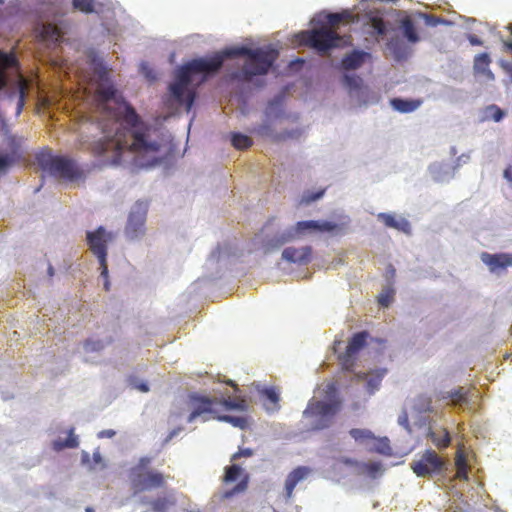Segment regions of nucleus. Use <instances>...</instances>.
Segmentation results:
<instances>
[{"label": "nucleus", "instance_id": "nucleus-1", "mask_svg": "<svg viewBox=\"0 0 512 512\" xmlns=\"http://www.w3.org/2000/svg\"><path fill=\"white\" fill-rule=\"evenodd\" d=\"M85 54L89 68L81 72V78L88 82L85 90L95 106V123L88 130L96 129L99 134L86 136L83 145L105 156L111 165L156 166L161 145L155 139V130L141 123L135 111L122 100L99 53L89 48Z\"/></svg>", "mask_w": 512, "mask_h": 512}, {"label": "nucleus", "instance_id": "nucleus-2", "mask_svg": "<svg viewBox=\"0 0 512 512\" xmlns=\"http://www.w3.org/2000/svg\"><path fill=\"white\" fill-rule=\"evenodd\" d=\"M239 55L246 56V60L242 69L233 72L231 77L250 80L253 76L268 72L278 57V50L272 45L257 48L243 45L226 48L210 58L195 59L175 70L165 98L167 105L172 109L184 107L187 112L190 111L197 86L203 83L208 75L217 72L226 58Z\"/></svg>", "mask_w": 512, "mask_h": 512}, {"label": "nucleus", "instance_id": "nucleus-3", "mask_svg": "<svg viewBox=\"0 0 512 512\" xmlns=\"http://www.w3.org/2000/svg\"><path fill=\"white\" fill-rule=\"evenodd\" d=\"M358 13L346 9L340 13L321 12L315 15L311 24L315 26L310 31H301L294 34L291 42L296 45H309L322 53L328 52L334 47L344 46L349 43L350 37H341L335 32V27L340 22L350 23L362 20L368 28V32L375 36H383L386 33V26L378 17L375 7L366 3L365 0L356 7Z\"/></svg>", "mask_w": 512, "mask_h": 512}, {"label": "nucleus", "instance_id": "nucleus-4", "mask_svg": "<svg viewBox=\"0 0 512 512\" xmlns=\"http://www.w3.org/2000/svg\"><path fill=\"white\" fill-rule=\"evenodd\" d=\"M298 114L286 113L282 103V96L278 95L271 100L264 112V118L262 123L253 129V132L262 137L273 141H284V140H298L304 133L305 129L302 126H296L291 129H285L283 132L278 133L276 126L284 124L286 122H297Z\"/></svg>", "mask_w": 512, "mask_h": 512}, {"label": "nucleus", "instance_id": "nucleus-5", "mask_svg": "<svg viewBox=\"0 0 512 512\" xmlns=\"http://www.w3.org/2000/svg\"><path fill=\"white\" fill-rule=\"evenodd\" d=\"M338 406L336 386L329 382L318 388L303 412V417L311 429H324L332 423Z\"/></svg>", "mask_w": 512, "mask_h": 512}, {"label": "nucleus", "instance_id": "nucleus-6", "mask_svg": "<svg viewBox=\"0 0 512 512\" xmlns=\"http://www.w3.org/2000/svg\"><path fill=\"white\" fill-rule=\"evenodd\" d=\"M31 82L18 70L14 56L0 52V91L10 100L16 101V114L24 107L25 98Z\"/></svg>", "mask_w": 512, "mask_h": 512}, {"label": "nucleus", "instance_id": "nucleus-7", "mask_svg": "<svg viewBox=\"0 0 512 512\" xmlns=\"http://www.w3.org/2000/svg\"><path fill=\"white\" fill-rule=\"evenodd\" d=\"M37 161L43 171L61 181L75 182L80 177L74 162L65 157L41 153L37 156Z\"/></svg>", "mask_w": 512, "mask_h": 512}, {"label": "nucleus", "instance_id": "nucleus-8", "mask_svg": "<svg viewBox=\"0 0 512 512\" xmlns=\"http://www.w3.org/2000/svg\"><path fill=\"white\" fill-rule=\"evenodd\" d=\"M343 84L347 90L350 104L354 107H368L380 100L378 93L364 84L362 78L357 75L346 74Z\"/></svg>", "mask_w": 512, "mask_h": 512}, {"label": "nucleus", "instance_id": "nucleus-9", "mask_svg": "<svg viewBox=\"0 0 512 512\" xmlns=\"http://www.w3.org/2000/svg\"><path fill=\"white\" fill-rule=\"evenodd\" d=\"M116 234L112 231H107L103 226L98 227L95 231L86 232V241L92 251L97 257L100 264V276H107V246L113 242Z\"/></svg>", "mask_w": 512, "mask_h": 512}, {"label": "nucleus", "instance_id": "nucleus-10", "mask_svg": "<svg viewBox=\"0 0 512 512\" xmlns=\"http://www.w3.org/2000/svg\"><path fill=\"white\" fill-rule=\"evenodd\" d=\"M410 468L418 477L432 478L443 474L446 462L434 450L428 449L415 456Z\"/></svg>", "mask_w": 512, "mask_h": 512}, {"label": "nucleus", "instance_id": "nucleus-11", "mask_svg": "<svg viewBox=\"0 0 512 512\" xmlns=\"http://www.w3.org/2000/svg\"><path fill=\"white\" fill-rule=\"evenodd\" d=\"M219 405V399L211 398L207 395L200 393H191L188 398L187 406L190 414L187 417V422L195 423L200 421L202 423L215 417V406Z\"/></svg>", "mask_w": 512, "mask_h": 512}, {"label": "nucleus", "instance_id": "nucleus-12", "mask_svg": "<svg viewBox=\"0 0 512 512\" xmlns=\"http://www.w3.org/2000/svg\"><path fill=\"white\" fill-rule=\"evenodd\" d=\"M148 204L145 201H137L128 215L124 229V236L129 242H140L146 234V217Z\"/></svg>", "mask_w": 512, "mask_h": 512}, {"label": "nucleus", "instance_id": "nucleus-13", "mask_svg": "<svg viewBox=\"0 0 512 512\" xmlns=\"http://www.w3.org/2000/svg\"><path fill=\"white\" fill-rule=\"evenodd\" d=\"M130 480L132 488L134 489V496H136L138 492L160 487L164 483V477L161 473L140 470V468H132Z\"/></svg>", "mask_w": 512, "mask_h": 512}, {"label": "nucleus", "instance_id": "nucleus-14", "mask_svg": "<svg viewBox=\"0 0 512 512\" xmlns=\"http://www.w3.org/2000/svg\"><path fill=\"white\" fill-rule=\"evenodd\" d=\"M368 337L369 334L367 332L355 334L346 346V351L339 354L338 358L345 370L353 371L355 356L364 347Z\"/></svg>", "mask_w": 512, "mask_h": 512}, {"label": "nucleus", "instance_id": "nucleus-15", "mask_svg": "<svg viewBox=\"0 0 512 512\" xmlns=\"http://www.w3.org/2000/svg\"><path fill=\"white\" fill-rule=\"evenodd\" d=\"M340 461L345 465H351L356 474L366 475L372 479L381 477L386 470L380 462H354L349 458H342Z\"/></svg>", "mask_w": 512, "mask_h": 512}, {"label": "nucleus", "instance_id": "nucleus-16", "mask_svg": "<svg viewBox=\"0 0 512 512\" xmlns=\"http://www.w3.org/2000/svg\"><path fill=\"white\" fill-rule=\"evenodd\" d=\"M480 258L492 273H499L507 267H512V254H490L483 252Z\"/></svg>", "mask_w": 512, "mask_h": 512}, {"label": "nucleus", "instance_id": "nucleus-17", "mask_svg": "<svg viewBox=\"0 0 512 512\" xmlns=\"http://www.w3.org/2000/svg\"><path fill=\"white\" fill-rule=\"evenodd\" d=\"M386 373V369L377 368L369 372H357L355 373V377L359 381H365L367 393L369 396H371L379 390L382 379Z\"/></svg>", "mask_w": 512, "mask_h": 512}, {"label": "nucleus", "instance_id": "nucleus-18", "mask_svg": "<svg viewBox=\"0 0 512 512\" xmlns=\"http://www.w3.org/2000/svg\"><path fill=\"white\" fill-rule=\"evenodd\" d=\"M337 225L329 221H300L293 228L297 236L310 234L314 232H331L335 230Z\"/></svg>", "mask_w": 512, "mask_h": 512}, {"label": "nucleus", "instance_id": "nucleus-19", "mask_svg": "<svg viewBox=\"0 0 512 512\" xmlns=\"http://www.w3.org/2000/svg\"><path fill=\"white\" fill-rule=\"evenodd\" d=\"M282 259L287 262L305 265L311 260V248L309 246L287 247L282 252Z\"/></svg>", "mask_w": 512, "mask_h": 512}, {"label": "nucleus", "instance_id": "nucleus-20", "mask_svg": "<svg viewBox=\"0 0 512 512\" xmlns=\"http://www.w3.org/2000/svg\"><path fill=\"white\" fill-rule=\"evenodd\" d=\"M378 220L382 221L387 227L396 229L405 234L411 233V225L406 218L392 213H379Z\"/></svg>", "mask_w": 512, "mask_h": 512}, {"label": "nucleus", "instance_id": "nucleus-21", "mask_svg": "<svg viewBox=\"0 0 512 512\" xmlns=\"http://www.w3.org/2000/svg\"><path fill=\"white\" fill-rule=\"evenodd\" d=\"M431 178L438 183H445L454 178L452 166L444 162H434L428 168Z\"/></svg>", "mask_w": 512, "mask_h": 512}, {"label": "nucleus", "instance_id": "nucleus-22", "mask_svg": "<svg viewBox=\"0 0 512 512\" xmlns=\"http://www.w3.org/2000/svg\"><path fill=\"white\" fill-rule=\"evenodd\" d=\"M37 33L38 37L48 44L60 42L63 35L58 25L48 22L39 24L37 27Z\"/></svg>", "mask_w": 512, "mask_h": 512}, {"label": "nucleus", "instance_id": "nucleus-23", "mask_svg": "<svg viewBox=\"0 0 512 512\" xmlns=\"http://www.w3.org/2000/svg\"><path fill=\"white\" fill-rule=\"evenodd\" d=\"M297 237L298 236L293 227L287 228L284 231H282L281 233H278L271 239L267 240V242L264 246L265 252L268 253L273 250H276V249L280 248L281 246H283L284 244L291 242L292 240H294Z\"/></svg>", "mask_w": 512, "mask_h": 512}, {"label": "nucleus", "instance_id": "nucleus-24", "mask_svg": "<svg viewBox=\"0 0 512 512\" xmlns=\"http://www.w3.org/2000/svg\"><path fill=\"white\" fill-rule=\"evenodd\" d=\"M310 474V469L307 467H298L294 469L285 480V495L287 499H290L293 494V490L298 483L305 480Z\"/></svg>", "mask_w": 512, "mask_h": 512}, {"label": "nucleus", "instance_id": "nucleus-25", "mask_svg": "<svg viewBox=\"0 0 512 512\" xmlns=\"http://www.w3.org/2000/svg\"><path fill=\"white\" fill-rule=\"evenodd\" d=\"M369 56V53L365 51L354 50L343 58L342 65L347 70L358 69Z\"/></svg>", "mask_w": 512, "mask_h": 512}, {"label": "nucleus", "instance_id": "nucleus-26", "mask_svg": "<svg viewBox=\"0 0 512 512\" xmlns=\"http://www.w3.org/2000/svg\"><path fill=\"white\" fill-rule=\"evenodd\" d=\"M490 59L488 54L483 53L475 57L474 60V71L477 74L483 75L486 80H494V75L489 69Z\"/></svg>", "mask_w": 512, "mask_h": 512}, {"label": "nucleus", "instance_id": "nucleus-27", "mask_svg": "<svg viewBox=\"0 0 512 512\" xmlns=\"http://www.w3.org/2000/svg\"><path fill=\"white\" fill-rule=\"evenodd\" d=\"M176 497L173 493H167L160 496L151 502V507L154 512H169L175 506Z\"/></svg>", "mask_w": 512, "mask_h": 512}, {"label": "nucleus", "instance_id": "nucleus-28", "mask_svg": "<svg viewBox=\"0 0 512 512\" xmlns=\"http://www.w3.org/2000/svg\"><path fill=\"white\" fill-rule=\"evenodd\" d=\"M447 399H449V404L460 408L469 406L472 401L471 398L466 395V391L463 387H459L456 390L450 391L448 393Z\"/></svg>", "mask_w": 512, "mask_h": 512}, {"label": "nucleus", "instance_id": "nucleus-29", "mask_svg": "<svg viewBox=\"0 0 512 512\" xmlns=\"http://www.w3.org/2000/svg\"><path fill=\"white\" fill-rule=\"evenodd\" d=\"M392 108L401 113H410L417 110L420 107V101L404 100L400 98H394L390 101Z\"/></svg>", "mask_w": 512, "mask_h": 512}, {"label": "nucleus", "instance_id": "nucleus-30", "mask_svg": "<svg viewBox=\"0 0 512 512\" xmlns=\"http://www.w3.org/2000/svg\"><path fill=\"white\" fill-rule=\"evenodd\" d=\"M349 434L358 444L365 445L368 448L370 447L372 441L375 440V435L368 429H351Z\"/></svg>", "mask_w": 512, "mask_h": 512}, {"label": "nucleus", "instance_id": "nucleus-31", "mask_svg": "<svg viewBox=\"0 0 512 512\" xmlns=\"http://www.w3.org/2000/svg\"><path fill=\"white\" fill-rule=\"evenodd\" d=\"M219 405H222L227 410H237V411H245L247 409V402L242 398L231 399L222 398L219 399Z\"/></svg>", "mask_w": 512, "mask_h": 512}, {"label": "nucleus", "instance_id": "nucleus-32", "mask_svg": "<svg viewBox=\"0 0 512 512\" xmlns=\"http://www.w3.org/2000/svg\"><path fill=\"white\" fill-rule=\"evenodd\" d=\"M401 29L404 37L411 43H416L419 40L418 34L415 31L412 21L405 17L401 20Z\"/></svg>", "mask_w": 512, "mask_h": 512}, {"label": "nucleus", "instance_id": "nucleus-33", "mask_svg": "<svg viewBox=\"0 0 512 512\" xmlns=\"http://www.w3.org/2000/svg\"><path fill=\"white\" fill-rule=\"evenodd\" d=\"M394 293L393 283H386L378 296V303L383 307H389L393 301Z\"/></svg>", "mask_w": 512, "mask_h": 512}, {"label": "nucleus", "instance_id": "nucleus-34", "mask_svg": "<svg viewBox=\"0 0 512 512\" xmlns=\"http://www.w3.org/2000/svg\"><path fill=\"white\" fill-rule=\"evenodd\" d=\"M231 143L237 149H245L252 145V139L242 133H232Z\"/></svg>", "mask_w": 512, "mask_h": 512}, {"label": "nucleus", "instance_id": "nucleus-35", "mask_svg": "<svg viewBox=\"0 0 512 512\" xmlns=\"http://www.w3.org/2000/svg\"><path fill=\"white\" fill-rule=\"evenodd\" d=\"M387 438H377L375 436V440L372 441L369 449L375 450L376 452L384 455L390 454L391 448L389 446Z\"/></svg>", "mask_w": 512, "mask_h": 512}, {"label": "nucleus", "instance_id": "nucleus-36", "mask_svg": "<svg viewBox=\"0 0 512 512\" xmlns=\"http://www.w3.org/2000/svg\"><path fill=\"white\" fill-rule=\"evenodd\" d=\"M73 8L85 13H91L95 11L96 2L95 0H73Z\"/></svg>", "mask_w": 512, "mask_h": 512}, {"label": "nucleus", "instance_id": "nucleus-37", "mask_svg": "<svg viewBox=\"0 0 512 512\" xmlns=\"http://www.w3.org/2000/svg\"><path fill=\"white\" fill-rule=\"evenodd\" d=\"M263 396L266 398L268 403H265L267 410H274L276 404L279 401L278 393L273 389H264L262 391Z\"/></svg>", "mask_w": 512, "mask_h": 512}, {"label": "nucleus", "instance_id": "nucleus-38", "mask_svg": "<svg viewBox=\"0 0 512 512\" xmlns=\"http://www.w3.org/2000/svg\"><path fill=\"white\" fill-rule=\"evenodd\" d=\"M217 419L219 421L230 423L234 427H239L241 429H243L246 426V420L243 417L223 415L218 416Z\"/></svg>", "mask_w": 512, "mask_h": 512}, {"label": "nucleus", "instance_id": "nucleus-39", "mask_svg": "<svg viewBox=\"0 0 512 512\" xmlns=\"http://www.w3.org/2000/svg\"><path fill=\"white\" fill-rule=\"evenodd\" d=\"M388 48L394 53L397 60H401L406 57V52L400 47V41L398 39H392L388 43Z\"/></svg>", "mask_w": 512, "mask_h": 512}, {"label": "nucleus", "instance_id": "nucleus-40", "mask_svg": "<svg viewBox=\"0 0 512 512\" xmlns=\"http://www.w3.org/2000/svg\"><path fill=\"white\" fill-rule=\"evenodd\" d=\"M242 472V469L239 465L233 464L230 467L226 468V473L224 480L226 482H233L237 480V478L240 476Z\"/></svg>", "mask_w": 512, "mask_h": 512}, {"label": "nucleus", "instance_id": "nucleus-41", "mask_svg": "<svg viewBox=\"0 0 512 512\" xmlns=\"http://www.w3.org/2000/svg\"><path fill=\"white\" fill-rule=\"evenodd\" d=\"M140 72L149 82H153V81H155L157 79L156 72L147 63H142L140 65Z\"/></svg>", "mask_w": 512, "mask_h": 512}, {"label": "nucleus", "instance_id": "nucleus-42", "mask_svg": "<svg viewBox=\"0 0 512 512\" xmlns=\"http://www.w3.org/2000/svg\"><path fill=\"white\" fill-rule=\"evenodd\" d=\"M105 343L100 340H87L84 344V350L88 352H97L105 347Z\"/></svg>", "mask_w": 512, "mask_h": 512}, {"label": "nucleus", "instance_id": "nucleus-43", "mask_svg": "<svg viewBox=\"0 0 512 512\" xmlns=\"http://www.w3.org/2000/svg\"><path fill=\"white\" fill-rule=\"evenodd\" d=\"M227 256H228V253H227L226 249L224 250L223 248L218 247L215 251H213L210 254L208 261L212 262V263H218V262L222 261Z\"/></svg>", "mask_w": 512, "mask_h": 512}, {"label": "nucleus", "instance_id": "nucleus-44", "mask_svg": "<svg viewBox=\"0 0 512 512\" xmlns=\"http://www.w3.org/2000/svg\"><path fill=\"white\" fill-rule=\"evenodd\" d=\"M324 194V191H318V192H307L302 196L301 202L305 204H310L314 201L319 200Z\"/></svg>", "mask_w": 512, "mask_h": 512}, {"label": "nucleus", "instance_id": "nucleus-45", "mask_svg": "<svg viewBox=\"0 0 512 512\" xmlns=\"http://www.w3.org/2000/svg\"><path fill=\"white\" fill-rule=\"evenodd\" d=\"M106 467V463L104 458L102 457L99 449H96L93 452V466L92 469H104Z\"/></svg>", "mask_w": 512, "mask_h": 512}, {"label": "nucleus", "instance_id": "nucleus-46", "mask_svg": "<svg viewBox=\"0 0 512 512\" xmlns=\"http://www.w3.org/2000/svg\"><path fill=\"white\" fill-rule=\"evenodd\" d=\"M487 115L490 116L495 122L502 120L504 112L496 106H490L487 108Z\"/></svg>", "mask_w": 512, "mask_h": 512}, {"label": "nucleus", "instance_id": "nucleus-47", "mask_svg": "<svg viewBox=\"0 0 512 512\" xmlns=\"http://www.w3.org/2000/svg\"><path fill=\"white\" fill-rule=\"evenodd\" d=\"M247 487V481L246 480H243L241 481L239 484H237L232 490L230 491H226L222 497L223 498H229L231 497L234 493L236 492H241V491H244Z\"/></svg>", "mask_w": 512, "mask_h": 512}, {"label": "nucleus", "instance_id": "nucleus-48", "mask_svg": "<svg viewBox=\"0 0 512 512\" xmlns=\"http://www.w3.org/2000/svg\"><path fill=\"white\" fill-rule=\"evenodd\" d=\"M78 438L74 434L73 429L69 431V435L66 440H64V445H66L67 448H75L78 446Z\"/></svg>", "mask_w": 512, "mask_h": 512}, {"label": "nucleus", "instance_id": "nucleus-49", "mask_svg": "<svg viewBox=\"0 0 512 512\" xmlns=\"http://www.w3.org/2000/svg\"><path fill=\"white\" fill-rule=\"evenodd\" d=\"M470 161V155L469 154H462L460 155L457 160H456V163L455 165L452 167V170H454V174L456 173V171L463 165L467 164L468 162Z\"/></svg>", "mask_w": 512, "mask_h": 512}, {"label": "nucleus", "instance_id": "nucleus-50", "mask_svg": "<svg viewBox=\"0 0 512 512\" xmlns=\"http://www.w3.org/2000/svg\"><path fill=\"white\" fill-rule=\"evenodd\" d=\"M131 385L139 390L140 392H143V393H146L149 391V387L147 385V383L143 382V381H139L137 379H132L131 380Z\"/></svg>", "mask_w": 512, "mask_h": 512}, {"label": "nucleus", "instance_id": "nucleus-51", "mask_svg": "<svg viewBox=\"0 0 512 512\" xmlns=\"http://www.w3.org/2000/svg\"><path fill=\"white\" fill-rule=\"evenodd\" d=\"M423 17H424L425 23L428 26L434 27V26H437L438 24H440V22H442L441 18L436 17L434 15L424 14Z\"/></svg>", "mask_w": 512, "mask_h": 512}, {"label": "nucleus", "instance_id": "nucleus-52", "mask_svg": "<svg viewBox=\"0 0 512 512\" xmlns=\"http://www.w3.org/2000/svg\"><path fill=\"white\" fill-rule=\"evenodd\" d=\"M11 165V160L8 156L0 155V173H5Z\"/></svg>", "mask_w": 512, "mask_h": 512}, {"label": "nucleus", "instance_id": "nucleus-53", "mask_svg": "<svg viewBox=\"0 0 512 512\" xmlns=\"http://www.w3.org/2000/svg\"><path fill=\"white\" fill-rule=\"evenodd\" d=\"M455 465L457 469L467 468V461L462 453H458L455 459Z\"/></svg>", "mask_w": 512, "mask_h": 512}, {"label": "nucleus", "instance_id": "nucleus-54", "mask_svg": "<svg viewBox=\"0 0 512 512\" xmlns=\"http://www.w3.org/2000/svg\"><path fill=\"white\" fill-rule=\"evenodd\" d=\"M396 270L393 266L389 265L386 268L385 279L386 283H392V279L395 277Z\"/></svg>", "mask_w": 512, "mask_h": 512}, {"label": "nucleus", "instance_id": "nucleus-55", "mask_svg": "<svg viewBox=\"0 0 512 512\" xmlns=\"http://www.w3.org/2000/svg\"><path fill=\"white\" fill-rule=\"evenodd\" d=\"M150 462H151V458H149V457H142L139 460L138 465L135 466L134 468H140V470H146V467L150 464Z\"/></svg>", "mask_w": 512, "mask_h": 512}, {"label": "nucleus", "instance_id": "nucleus-56", "mask_svg": "<svg viewBox=\"0 0 512 512\" xmlns=\"http://www.w3.org/2000/svg\"><path fill=\"white\" fill-rule=\"evenodd\" d=\"M253 454L252 450L251 449H243L241 451H239L238 453H235L233 456H232V460H236L238 457L240 456H245V457H248V456H251Z\"/></svg>", "mask_w": 512, "mask_h": 512}, {"label": "nucleus", "instance_id": "nucleus-57", "mask_svg": "<svg viewBox=\"0 0 512 512\" xmlns=\"http://www.w3.org/2000/svg\"><path fill=\"white\" fill-rule=\"evenodd\" d=\"M116 432L112 429L102 430L98 433L99 438H112Z\"/></svg>", "mask_w": 512, "mask_h": 512}, {"label": "nucleus", "instance_id": "nucleus-58", "mask_svg": "<svg viewBox=\"0 0 512 512\" xmlns=\"http://www.w3.org/2000/svg\"><path fill=\"white\" fill-rule=\"evenodd\" d=\"M398 423L408 429V416L406 413H403L398 417Z\"/></svg>", "mask_w": 512, "mask_h": 512}, {"label": "nucleus", "instance_id": "nucleus-59", "mask_svg": "<svg viewBox=\"0 0 512 512\" xmlns=\"http://www.w3.org/2000/svg\"><path fill=\"white\" fill-rule=\"evenodd\" d=\"M53 448L56 451H60L64 448H67L66 445H64V441L61 439H57L53 442Z\"/></svg>", "mask_w": 512, "mask_h": 512}, {"label": "nucleus", "instance_id": "nucleus-60", "mask_svg": "<svg viewBox=\"0 0 512 512\" xmlns=\"http://www.w3.org/2000/svg\"><path fill=\"white\" fill-rule=\"evenodd\" d=\"M456 475L459 479L467 480L468 479L467 468L457 469Z\"/></svg>", "mask_w": 512, "mask_h": 512}, {"label": "nucleus", "instance_id": "nucleus-61", "mask_svg": "<svg viewBox=\"0 0 512 512\" xmlns=\"http://www.w3.org/2000/svg\"><path fill=\"white\" fill-rule=\"evenodd\" d=\"M182 428H176V429H173L169 435L167 436V438L165 439V442H169L170 440H172L174 437H176L180 432H181Z\"/></svg>", "mask_w": 512, "mask_h": 512}, {"label": "nucleus", "instance_id": "nucleus-62", "mask_svg": "<svg viewBox=\"0 0 512 512\" xmlns=\"http://www.w3.org/2000/svg\"><path fill=\"white\" fill-rule=\"evenodd\" d=\"M468 40L472 45H481L482 41L475 35H469Z\"/></svg>", "mask_w": 512, "mask_h": 512}, {"label": "nucleus", "instance_id": "nucleus-63", "mask_svg": "<svg viewBox=\"0 0 512 512\" xmlns=\"http://www.w3.org/2000/svg\"><path fill=\"white\" fill-rule=\"evenodd\" d=\"M432 440L437 444V445H443V446H447L449 444V438L447 436H444L443 440L440 441L436 438H432Z\"/></svg>", "mask_w": 512, "mask_h": 512}, {"label": "nucleus", "instance_id": "nucleus-64", "mask_svg": "<svg viewBox=\"0 0 512 512\" xmlns=\"http://www.w3.org/2000/svg\"><path fill=\"white\" fill-rule=\"evenodd\" d=\"M504 178L510 182L512 184V175H511V171H510V168H507L505 171H504V174H503Z\"/></svg>", "mask_w": 512, "mask_h": 512}]
</instances>
